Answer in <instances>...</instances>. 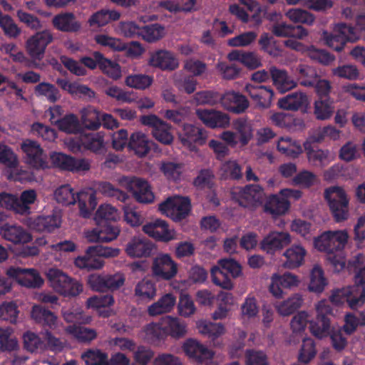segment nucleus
<instances>
[{"instance_id":"obj_9","label":"nucleus","mask_w":365,"mask_h":365,"mask_svg":"<svg viewBox=\"0 0 365 365\" xmlns=\"http://www.w3.org/2000/svg\"><path fill=\"white\" fill-rule=\"evenodd\" d=\"M330 300L336 305L347 303L351 309H357L365 303V287L360 285H351L334 291Z\"/></svg>"},{"instance_id":"obj_4","label":"nucleus","mask_w":365,"mask_h":365,"mask_svg":"<svg viewBox=\"0 0 365 365\" xmlns=\"http://www.w3.org/2000/svg\"><path fill=\"white\" fill-rule=\"evenodd\" d=\"M230 194L233 201L240 206L250 210L261 206L265 195L263 187L257 184L235 187L231 190Z\"/></svg>"},{"instance_id":"obj_52","label":"nucleus","mask_w":365,"mask_h":365,"mask_svg":"<svg viewBox=\"0 0 365 365\" xmlns=\"http://www.w3.org/2000/svg\"><path fill=\"white\" fill-rule=\"evenodd\" d=\"M119 218V213L118 210L113 206L104 204L101 205L97 210L94 220L96 223H103V222H115Z\"/></svg>"},{"instance_id":"obj_60","label":"nucleus","mask_w":365,"mask_h":365,"mask_svg":"<svg viewBox=\"0 0 365 365\" xmlns=\"http://www.w3.org/2000/svg\"><path fill=\"white\" fill-rule=\"evenodd\" d=\"M327 284L324 277V272L319 266H314L311 272L309 289L312 292L320 293Z\"/></svg>"},{"instance_id":"obj_61","label":"nucleus","mask_w":365,"mask_h":365,"mask_svg":"<svg viewBox=\"0 0 365 365\" xmlns=\"http://www.w3.org/2000/svg\"><path fill=\"white\" fill-rule=\"evenodd\" d=\"M0 27L5 36L16 38L21 33V29L14 22V19L7 14L4 15L0 11Z\"/></svg>"},{"instance_id":"obj_2","label":"nucleus","mask_w":365,"mask_h":365,"mask_svg":"<svg viewBox=\"0 0 365 365\" xmlns=\"http://www.w3.org/2000/svg\"><path fill=\"white\" fill-rule=\"evenodd\" d=\"M120 250L103 245L88 247L83 256H79L75 259V264L81 269L87 270L101 269L104 264L102 257H113L119 255Z\"/></svg>"},{"instance_id":"obj_31","label":"nucleus","mask_w":365,"mask_h":365,"mask_svg":"<svg viewBox=\"0 0 365 365\" xmlns=\"http://www.w3.org/2000/svg\"><path fill=\"white\" fill-rule=\"evenodd\" d=\"M148 63L150 66L164 71H173L178 67V60L171 52L165 50L153 53Z\"/></svg>"},{"instance_id":"obj_35","label":"nucleus","mask_w":365,"mask_h":365,"mask_svg":"<svg viewBox=\"0 0 365 365\" xmlns=\"http://www.w3.org/2000/svg\"><path fill=\"white\" fill-rule=\"evenodd\" d=\"M61 223L60 217L56 215L38 216L30 224L32 230L38 232L51 233L59 227Z\"/></svg>"},{"instance_id":"obj_49","label":"nucleus","mask_w":365,"mask_h":365,"mask_svg":"<svg viewBox=\"0 0 365 365\" xmlns=\"http://www.w3.org/2000/svg\"><path fill=\"white\" fill-rule=\"evenodd\" d=\"M305 255L306 250L301 245H292L284 254L287 259L284 266L289 269L299 267L304 261Z\"/></svg>"},{"instance_id":"obj_58","label":"nucleus","mask_w":365,"mask_h":365,"mask_svg":"<svg viewBox=\"0 0 365 365\" xmlns=\"http://www.w3.org/2000/svg\"><path fill=\"white\" fill-rule=\"evenodd\" d=\"M43 341V351L48 350L55 353L63 351L66 346V342L60 338L56 337L49 329H46L41 333Z\"/></svg>"},{"instance_id":"obj_18","label":"nucleus","mask_w":365,"mask_h":365,"mask_svg":"<svg viewBox=\"0 0 365 365\" xmlns=\"http://www.w3.org/2000/svg\"><path fill=\"white\" fill-rule=\"evenodd\" d=\"M97 227L88 232L86 237L89 242H108L117 238L120 228L115 222L96 223Z\"/></svg>"},{"instance_id":"obj_19","label":"nucleus","mask_w":365,"mask_h":365,"mask_svg":"<svg viewBox=\"0 0 365 365\" xmlns=\"http://www.w3.org/2000/svg\"><path fill=\"white\" fill-rule=\"evenodd\" d=\"M143 231L157 241L167 242L174 239L168 223L163 220L156 219L146 223L143 227Z\"/></svg>"},{"instance_id":"obj_15","label":"nucleus","mask_w":365,"mask_h":365,"mask_svg":"<svg viewBox=\"0 0 365 365\" xmlns=\"http://www.w3.org/2000/svg\"><path fill=\"white\" fill-rule=\"evenodd\" d=\"M153 275L158 279L170 280L178 273V264L168 254H161L153 259Z\"/></svg>"},{"instance_id":"obj_7","label":"nucleus","mask_w":365,"mask_h":365,"mask_svg":"<svg viewBox=\"0 0 365 365\" xmlns=\"http://www.w3.org/2000/svg\"><path fill=\"white\" fill-rule=\"evenodd\" d=\"M46 275L53 289L65 297H76L83 291L81 284L58 269H49Z\"/></svg>"},{"instance_id":"obj_48","label":"nucleus","mask_w":365,"mask_h":365,"mask_svg":"<svg viewBox=\"0 0 365 365\" xmlns=\"http://www.w3.org/2000/svg\"><path fill=\"white\" fill-rule=\"evenodd\" d=\"M227 58L231 61H239L249 68L255 69L261 66L260 60L252 52H243L240 51H231Z\"/></svg>"},{"instance_id":"obj_29","label":"nucleus","mask_w":365,"mask_h":365,"mask_svg":"<svg viewBox=\"0 0 365 365\" xmlns=\"http://www.w3.org/2000/svg\"><path fill=\"white\" fill-rule=\"evenodd\" d=\"M31 318L36 323L46 329H54L57 327L56 315L41 304L34 305L31 312Z\"/></svg>"},{"instance_id":"obj_51","label":"nucleus","mask_w":365,"mask_h":365,"mask_svg":"<svg viewBox=\"0 0 365 365\" xmlns=\"http://www.w3.org/2000/svg\"><path fill=\"white\" fill-rule=\"evenodd\" d=\"M163 325L167 331V336L174 338H181L186 333V326L178 318L166 316L163 318Z\"/></svg>"},{"instance_id":"obj_23","label":"nucleus","mask_w":365,"mask_h":365,"mask_svg":"<svg viewBox=\"0 0 365 365\" xmlns=\"http://www.w3.org/2000/svg\"><path fill=\"white\" fill-rule=\"evenodd\" d=\"M156 144L140 131L133 133L129 138L128 148L138 157L145 156L152 149L156 150Z\"/></svg>"},{"instance_id":"obj_21","label":"nucleus","mask_w":365,"mask_h":365,"mask_svg":"<svg viewBox=\"0 0 365 365\" xmlns=\"http://www.w3.org/2000/svg\"><path fill=\"white\" fill-rule=\"evenodd\" d=\"M0 235L14 244H25L32 240L31 235L24 227L9 223L1 225Z\"/></svg>"},{"instance_id":"obj_16","label":"nucleus","mask_w":365,"mask_h":365,"mask_svg":"<svg viewBox=\"0 0 365 365\" xmlns=\"http://www.w3.org/2000/svg\"><path fill=\"white\" fill-rule=\"evenodd\" d=\"M82 123L91 130H98L101 125L107 129H113L118 127V122L112 115L101 113L96 110H89L82 115Z\"/></svg>"},{"instance_id":"obj_42","label":"nucleus","mask_w":365,"mask_h":365,"mask_svg":"<svg viewBox=\"0 0 365 365\" xmlns=\"http://www.w3.org/2000/svg\"><path fill=\"white\" fill-rule=\"evenodd\" d=\"M77 198L81 215L84 218H89L97 205L95 192H80L77 193Z\"/></svg>"},{"instance_id":"obj_50","label":"nucleus","mask_w":365,"mask_h":365,"mask_svg":"<svg viewBox=\"0 0 365 365\" xmlns=\"http://www.w3.org/2000/svg\"><path fill=\"white\" fill-rule=\"evenodd\" d=\"M145 338L151 344L158 345L167 337V331L163 325V319L160 323H150L145 328Z\"/></svg>"},{"instance_id":"obj_20","label":"nucleus","mask_w":365,"mask_h":365,"mask_svg":"<svg viewBox=\"0 0 365 365\" xmlns=\"http://www.w3.org/2000/svg\"><path fill=\"white\" fill-rule=\"evenodd\" d=\"M6 274L13 278H17L21 274H24L23 278L19 279V282L26 287L38 288L43 283V279L34 269H21L11 267L7 269Z\"/></svg>"},{"instance_id":"obj_53","label":"nucleus","mask_w":365,"mask_h":365,"mask_svg":"<svg viewBox=\"0 0 365 365\" xmlns=\"http://www.w3.org/2000/svg\"><path fill=\"white\" fill-rule=\"evenodd\" d=\"M108 354L99 349H88L81 354L86 365H109Z\"/></svg>"},{"instance_id":"obj_56","label":"nucleus","mask_w":365,"mask_h":365,"mask_svg":"<svg viewBox=\"0 0 365 365\" xmlns=\"http://www.w3.org/2000/svg\"><path fill=\"white\" fill-rule=\"evenodd\" d=\"M37 96H43L50 103H56L60 98L61 94L58 89L53 84L42 82L36 86L34 89Z\"/></svg>"},{"instance_id":"obj_30","label":"nucleus","mask_w":365,"mask_h":365,"mask_svg":"<svg viewBox=\"0 0 365 365\" xmlns=\"http://www.w3.org/2000/svg\"><path fill=\"white\" fill-rule=\"evenodd\" d=\"M153 248V244L148 240L133 237L128 242L125 252L131 257H147L151 255Z\"/></svg>"},{"instance_id":"obj_64","label":"nucleus","mask_w":365,"mask_h":365,"mask_svg":"<svg viewBox=\"0 0 365 365\" xmlns=\"http://www.w3.org/2000/svg\"><path fill=\"white\" fill-rule=\"evenodd\" d=\"M98 189L103 195L115 198L123 202H125L128 198L125 192L115 187L109 182H100Z\"/></svg>"},{"instance_id":"obj_25","label":"nucleus","mask_w":365,"mask_h":365,"mask_svg":"<svg viewBox=\"0 0 365 365\" xmlns=\"http://www.w3.org/2000/svg\"><path fill=\"white\" fill-rule=\"evenodd\" d=\"M206 133L203 129L192 124H184L182 129L179 132V139L183 145L192 149L194 143L202 145L206 139Z\"/></svg>"},{"instance_id":"obj_5","label":"nucleus","mask_w":365,"mask_h":365,"mask_svg":"<svg viewBox=\"0 0 365 365\" xmlns=\"http://www.w3.org/2000/svg\"><path fill=\"white\" fill-rule=\"evenodd\" d=\"M324 198L328 202L330 211L336 222L348 219L349 200L342 187L333 186L327 188Z\"/></svg>"},{"instance_id":"obj_39","label":"nucleus","mask_w":365,"mask_h":365,"mask_svg":"<svg viewBox=\"0 0 365 365\" xmlns=\"http://www.w3.org/2000/svg\"><path fill=\"white\" fill-rule=\"evenodd\" d=\"M232 128L238 135L242 145H246L253 137V128L251 121L246 118H238L233 120Z\"/></svg>"},{"instance_id":"obj_40","label":"nucleus","mask_w":365,"mask_h":365,"mask_svg":"<svg viewBox=\"0 0 365 365\" xmlns=\"http://www.w3.org/2000/svg\"><path fill=\"white\" fill-rule=\"evenodd\" d=\"M120 17V13L116 10L101 9L89 17L88 24L91 27H103L111 21L118 20Z\"/></svg>"},{"instance_id":"obj_36","label":"nucleus","mask_w":365,"mask_h":365,"mask_svg":"<svg viewBox=\"0 0 365 365\" xmlns=\"http://www.w3.org/2000/svg\"><path fill=\"white\" fill-rule=\"evenodd\" d=\"M304 147L307 151L309 162L315 167H326L333 160L334 158L329 150H314L310 148L309 142H304Z\"/></svg>"},{"instance_id":"obj_43","label":"nucleus","mask_w":365,"mask_h":365,"mask_svg":"<svg viewBox=\"0 0 365 365\" xmlns=\"http://www.w3.org/2000/svg\"><path fill=\"white\" fill-rule=\"evenodd\" d=\"M65 331L79 342H91L97 336V332L95 329L81 325L70 324L65 328Z\"/></svg>"},{"instance_id":"obj_45","label":"nucleus","mask_w":365,"mask_h":365,"mask_svg":"<svg viewBox=\"0 0 365 365\" xmlns=\"http://www.w3.org/2000/svg\"><path fill=\"white\" fill-rule=\"evenodd\" d=\"M294 74L299 83L305 87H312L317 80L318 75L314 68L306 64L296 67Z\"/></svg>"},{"instance_id":"obj_32","label":"nucleus","mask_w":365,"mask_h":365,"mask_svg":"<svg viewBox=\"0 0 365 365\" xmlns=\"http://www.w3.org/2000/svg\"><path fill=\"white\" fill-rule=\"evenodd\" d=\"M297 284V277L289 272L282 275L274 274L272 277L269 291L275 297L280 298L283 294V289L291 288Z\"/></svg>"},{"instance_id":"obj_11","label":"nucleus","mask_w":365,"mask_h":365,"mask_svg":"<svg viewBox=\"0 0 365 365\" xmlns=\"http://www.w3.org/2000/svg\"><path fill=\"white\" fill-rule=\"evenodd\" d=\"M124 282L125 277L120 272L113 274H92L88 277V284L91 289L100 292L117 290Z\"/></svg>"},{"instance_id":"obj_17","label":"nucleus","mask_w":365,"mask_h":365,"mask_svg":"<svg viewBox=\"0 0 365 365\" xmlns=\"http://www.w3.org/2000/svg\"><path fill=\"white\" fill-rule=\"evenodd\" d=\"M51 160L54 167L62 170L71 172L87 171L90 169V163L85 158L76 159L62 153H53L51 155Z\"/></svg>"},{"instance_id":"obj_37","label":"nucleus","mask_w":365,"mask_h":365,"mask_svg":"<svg viewBox=\"0 0 365 365\" xmlns=\"http://www.w3.org/2000/svg\"><path fill=\"white\" fill-rule=\"evenodd\" d=\"M290 207V202L280 193L279 195H271L264 205L265 212L272 215H281L286 213Z\"/></svg>"},{"instance_id":"obj_28","label":"nucleus","mask_w":365,"mask_h":365,"mask_svg":"<svg viewBox=\"0 0 365 365\" xmlns=\"http://www.w3.org/2000/svg\"><path fill=\"white\" fill-rule=\"evenodd\" d=\"M52 24L58 31L66 33H76L81 28V24L76 20L72 12H62L55 15L52 19Z\"/></svg>"},{"instance_id":"obj_8","label":"nucleus","mask_w":365,"mask_h":365,"mask_svg":"<svg viewBox=\"0 0 365 365\" xmlns=\"http://www.w3.org/2000/svg\"><path fill=\"white\" fill-rule=\"evenodd\" d=\"M317 317L309 322V330L312 334L319 339L327 337L332 329L331 317L333 316L332 308L326 301L318 302L317 307Z\"/></svg>"},{"instance_id":"obj_24","label":"nucleus","mask_w":365,"mask_h":365,"mask_svg":"<svg viewBox=\"0 0 365 365\" xmlns=\"http://www.w3.org/2000/svg\"><path fill=\"white\" fill-rule=\"evenodd\" d=\"M197 115L205 125L211 128H226L230 125L227 114L215 110L197 109Z\"/></svg>"},{"instance_id":"obj_14","label":"nucleus","mask_w":365,"mask_h":365,"mask_svg":"<svg viewBox=\"0 0 365 365\" xmlns=\"http://www.w3.org/2000/svg\"><path fill=\"white\" fill-rule=\"evenodd\" d=\"M53 40V34L49 30L36 32L26 41V51L32 59L40 61L44 56L46 47Z\"/></svg>"},{"instance_id":"obj_62","label":"nucleus","mask_w":365,"mask_h":365,"mask_svg":"<svg viewBox=\"0 0 365 365\" xmlns=\"http://www.w3.org/2000/svg\"><path fill=\"white\" fill-rule=\"evenodd\" d=\"M277 149L282 153L292 158L297 157L302 152L301 145L289 138H281L277 143Z\"/></svg>"},{"instance_id":"obj_27","label":"nucleus","mask_w":365,"mask_h":365,"mask_svg":"<svg viewBox=\"0 0 365 365\" xmlns=\"http://www.w3.org/2000/svg\"><path fill=\"white\" fill-rule=\"evenodd\" d=\"M245 91L257 106L266 108L271 105L274 92L270 87L247 84Z\"/></svg>"},{"instance_id":"obj_38","label":"nucleus","mask_w":365,"mask_h":365,"mask_svg":"<svg viewBox=\"0 0 365 365\" xmlns=\"http://www.w3.org/2000/svg\"><path fill=\"white\" fill-rule=\"evenodd\" d=\"M271 78L280 92H286L297 86V82L288 76L287 72L274 66L270 68Z\"/></svg>"},{"instance_id":"obj_54","label":"nucleus","mask_w":365,"mask_h":365,"mask_svg":"<svg viewBox=\"0 0 365 365\" xmlns=\"http://www.w3.org/2000/svg\"><path fill=\"white\" fill-rule=\"evenodd\" d=\"M333 103L329 98L315 101L314 113L316 118L322 120L329 119L334 113Z\"/></svg>"},{"instance_id":"obj_55","label":"nucleus","mask_w":365,"mask_h":365,"mask_svg":"<svg viewBox=\"0 0 365 365\" xmlns=\"http://www.w3.org/2000/svg\"><path fill=\"white\" fill-rule=\"evenodd\" d=\"M302 301L303 299L299 294H294L287 299L277 304L276 308L280 315L289 316L301 307Z\"/></svg>"},{"instance_id":"obj_44","label":"nucleus","mask_w":365,"mask_h":365,"mask_svg":"<svg viewBox=\"0 0 365 365\" xmlns=\"http://www.w3.org/2000/svg\"><path fill=\"white\" fill-rule=\"evenodd\" d=\"M78 150L83 146L86 150L96 153H102L105 150L103 137L98 133L88 134L76 143Z\"/></svg>"},{"instance_id":"obj_34","label":"nucleus","mask_w":365,"mask_h":365,"mask_svg":"<svg viewBox=\"0 0 365 365\" xmlns=\"http://www.w3.org/2000/svg\"><path fill=\"white\" fill-rule=\"evenodd\" d=\"M272 34L277 37H289L302 39L308 31L302 26H294L286 23H277L272 26Z\"/></svg>"},{"instance_id":"obj_47","label":"nucleus","mask_w":365,"mask_h":365,"mask_svg":"<svg viewBox=\"0 0 365 365\" xmlns=\"http://www.w3.org/2000/svg\"><path fill=\"white\" fill-rule=\"evenodd\" d=\"M175 302L176 298L172 294H165L148 307V314L150 316H157L170 312Z\"/></svg>"},{"instance_id":"obj_10","label":"nucleus","mask_w":365,"mask_h":365,"mask_svg":"<svg viewBox=\"0 0 365 365\" xmlns=\"http://www.w3.org/2000/svg\"><path fill=\"white\" fill-rule=\"evenodd\" d=\"M120 185L132 193L136 201L141 203H150L154 200L148 182L139 178L123 176L120 180Z\"/></svg>"},{"instance_id":"obj_57","label":"nucleus","mask_w":365,"mask_h":365,"mask_svg":"<svg viewBox=\"0 0 365 365\" xmlns=\"http://www.w3.org/2000/svg\"><path fill=\"white\" fill-rule=\"evenodd\" d=\"M54 197L58 203L65 205H73L78 202L77 193H75L68 184L61 185L54 192Z\"/></svg>"},{"instance_id":"obj_26","label":"nucleus","mask_w":365,"mask_h":365,"mask_svg":"<svg viewBox=\"0 0 365 365\" xmlns=\"http://www.w3.org/2000/svg\"><path fill=\"white\" fill-rule=\"evenodd\" d=\"M223 107L235 113H243L249 106L246 97L237 92L227 91L220 96V100Z\"/></svg>"},{"instance_id":"obj_3","label":"nucleus","mask_w":365,"mask_h":365,"mask_svg":"<svg viewBox=\"0 0 365 365\" xmlns=\"http://www.w3.org/2000/svg\"><path fill=\"white\" fill-rule=\"evenodd\" d=\"M242 272L240 264L232 259H221L210 271L212 282L222 289L230 290L233 287L232 278Z\"/></svg>"},{"instance_id":"obj_12","label":"nucleus","mask_w":365,"mask_h":365,"mask_svg":"<svg viewBox=\"0 0 365 365\" xmlns=\"http://www.w3.org/2000/svg\"><path fill=\"white\" fill-rule=\"evenodd\" d=\"M160 211L172 218L175 222L186 218L191 210L190 200L188 197H169L159 205Z\"/></svg>"},{"instance_id":"obj_59","label":"nucleus","mask_w":365,"mask_h":365,"mask_svg":"<svg viewBox=\"0 0 365 365\" xmlns=\"http://www.w3.org/2000/svg\"><path fill=\"white\" fill-rule=\"evenodd\" d=\"M164 27L158 24L141 26L140 36L147 42H155L163 36Z\"/></svg>"},{"instance_id":"obj_13","label":"nucleus","mask_w":365,"mask_h":365,"mask_svg":"<svg viewBox=\"0 0 365 365\" xmlns=\"http://www.w3.org/2000/svg\"><path fill=\"white\" fill-rule=\"evenodd\" d=\"M25 154V162L36 170H45L49 168L47 155L40 144L33 140L26 139L21 145Z\"/></svg>"},{"instance_id":"obj_1","label":"nucleus","mask_w":365,"mask_h":365,"mask_svg":"<svg viewBox=\"0 0 365 365\" xmlns=\"http://www.w3.org/2000/svg\"><path fill=\"white\" fill-rule=\"evenodd\" d=\"M349 235L345 230L325 231L314 237V245L317 250L327 255V259L334 266H345L340 253L344 249Z\"/></svg>"},{"instance_id":"obj_46","label":"nucleus","mask_w":365,"mask_h":365,"mask_svg":"<svg viewBox=\"0 0 365 365\" xmlns=\"http://www.w3.org/2000/svg\"><path fill=\"white\" fill-rule=\"evenodd\" d=\"M307 101V96L301 92H293L279 99V108L287 110H297L303 106Z\"/></svg>"},{"instance_id":"obj_41","label":"nucleus","mask_w":365,"mask_h":365,"mask_svg":"<svg viewBox=\"0 0 365 365\" xmlns=\"http://www.w3.org/2000/svg\"><path fill=\"white\" fill-rule=\"evenodd\" d=\"M135 296L141 302H150L156 296L155 283L151 279H143L135 287Z\"/></svg>"},{"instance_id":"obj_33","label":"nucleus","mask_w":365,"mask_h":365,"mask_svg":"<svg viewBox=\"0 0 365 365\" xmlns=\"http://www.w3.org/2000/svg\"><path fill=\"white\" fill-rule=\"evenodd\" d=\"M182 349L189 357L195 359L199 362L210 359L213 356V353L210 349L192 339L186 340L182 346Z\"/></svg>"},{"instance_id":"obj_6","label":"nucleus","mask_w":365,"mask_h":365,"mask_svg":"<svg viewBox=\"0 0 365 365\" xmlns=\"http://www.w3.org/2000/svg\"><path fill=\"white\" fill-rule=\"evenodd\" d=\"M325 43L336 51H341L346 42H354L358 39L356 28L345 24L339 23L335 26L334 33L323 32Z\"/></svg>"},{"instance_id":"obj_22","label":"nucleus","mask_w":365,"mask_h":365,"mask_svg":"<svg viewBox=\"0 0 365 365\" xmlns=\"http://www.w3.org/2000/svg\"><path fill=\"white\" fill-rule=\"evenodd\" d=\"M291 242L290 235L284 232H272L266 236L260 243L261 249L268 254H273L288 245Z\"/></svg>"},{"instance_id":"obj_63","label":"nucleus","mask_w":365,"mask_h":365,"mask_svg":"<svg viewBox=\"0 0 365 365\" xmlns=\"http://www.w3.org/2000/svg\"><path fill=\"white\" fill-rule=\"evenodd\" d=\"M317 354L316 344L314 340L309 337L304 338L299 351V361L308 364Z\"/></svg>"}]
</instances>
